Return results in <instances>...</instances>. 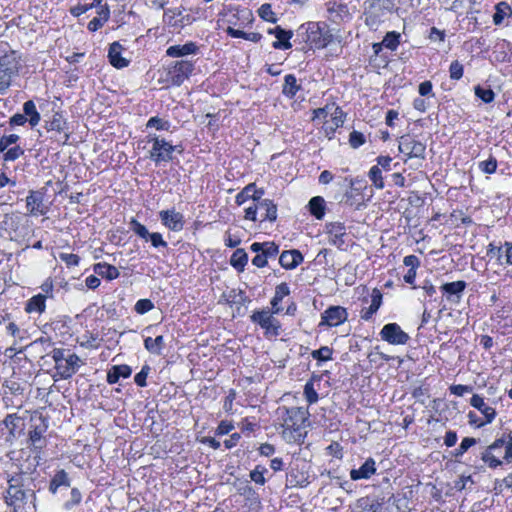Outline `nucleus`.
Masks as SVG:
<instances>
[{"instance_id": "nucleus-48", "label": "nucleus", "mask_w": 512, "mask_h": 512, "mask_svg": "<svg viewBox=\"0 0 512 512\" xmlns=\"http://www.w3.org/2000/svg\"><path fill=\"white\" fill-rule=\"evenodd\" d=\"M304 396L309 404H314L318 401V393L316 392L312 381H308L305 384Z\"/></svg>"}, {"instance_id": "nucleus-1", "label": "nucleus", "mask_w": 512, "mask_h": 512, "mask_svg": "<svg viewBox=\"0 0 512 512\" xmlns=\"http://www.w3.org/2000/svg\"><path fill=\"white\" fill-rule=\"evenodd\" d=\"M308 415V410L303 407L285 408L282 434L287 441H297L302 436L300 430L306 426Z\"/></svg>"}, {"instance_id": "nucleus-52", "label": "nucleus", "mask_w": 512, "mask_h": 512, "mask_svg": "<svg viewBox=\"0 0 512 512\" xmlns=\"http://www.w3.org/2000/svg\"><path fill=\"white\" fill-rule=\"evenodd\" d=\"M14 75L5 72L4 69H0V95H4L11 85L12 78Z\"/></svg>"}, {"instance_id": "nucleus-17", "label": "nucleus", "mask_w": 512, "mask_h": 512, "mask_svg": "<svg viewBox=\"0 0 512 512\" xmlns=\"http://www.w3.org/2000/svg\"><path fill=\"white\" fill-rule=\"evenodd\" d=\"M268 33L273 34L277 38V41H274L272 44L273 48L286 50L292 47V44L290 43V39L293 36L292 31H287L282 27L277 26L273 29H269Z\"/></svg>"}, {"instance_id": "nucleus-51", "label": "nucleus", "mask_w": 512, "mask_h": 512, "mask_svg": "<svg viewBox=\"0 0 512 512\" xmlns=\"http://www.w3.org/2000/svg\"><path fill=\"white\" fill-rule=\"evenodd\" d=\"M258 14L265 21L272 23L277 21V18L274 17V12L271 9V5L268 3L261 5V7L258 9Z\"/></svg>"}, {"instance_id": "nucleus-41", "label": "nucleus", "mask_w": 512, "mask_h": 512, "mask_svg": "<svg viewBox=\"0 0 512 512\" xmlns=\"http://www.w3.org/2000/svg\"><path fill=\"white\" fill-rule=\"evenodd\" d=\"M332 354L333 349L328 346H322L321 348L311 352L312 358L321 362L332 360Z\"/></svg>"}, {"instance_id": "nucleus-44", "label": "nucleus", "mask_w": 512, "mask_h": 512, "mask_svg": "<svg viewBox=\"0 0 512 512\" xmlns=\"http://www.w3.org/2000/svg\"><path fill=\"white\" fill-rule=\"evenodd\" d=\"M254 190V183L245 186L235 197L237 205H243L246 201L251 199V192Z\"/></svg>"}, {"instance_id": "nucleus-34", "label": "nucleus", "mask_w": 512, "mask_h": 512, "mask_svg": "<svg viewBox=\"0 0 512 512\" xmlns=\"http://www.w3.org/2000/svg\"><path fill=\"white\" fill-rule=\"evenodd\" d=\"M248 262V255L244 249H236L231 256L230 264L238 271H243Z\"/></svg>"}, {"instance_id": "nucleus-30", "label": "nucleus", "mask_w": 512, "mask_h": 512, "mask_svg": "<svg viewBox=\"0 0 512 512\" xmlns=\"http://www.w3.org/2000/svg\"><path fill=\"white\" fill-rule=\"evenodd\" d=\"M164 346L165 341L162 335L157 336L156 338L146 337L144 339V347L152 354L160 355Z\"/></svg>"}, {"instance_id": "nucleus-56", "label": "nucleus", "mask_w": 512, "mask_h": 512, "mask_svg": "<svg viewBox=\"0 0 512 512\" xmlns=\"http://www.w3.org/2000/svg\"><path fill=\"white\" fill-rule=\"evenodd\" d=\"M82 494L77 488H72L70 499L65 502L64 507L70 510L73 506L78 505L81 502Z\"/></svg>"}, {"instance_id": "nucleus-20", "label": "nucleus", "mask_w": 512, "mask_h": 512, "mask_svg": "<svg viewBox=\"0 0 512 512\" xmlns=\"http://www.w3.org/2000/svg\"><path fill=\"white\" fill-rule=\"evenodd\" d=\"M123 47L119 42H113L108 51V58L110 61V64L114 66L115 68L121 69L124 67H127L129 64V61L121 56Z\"/></svg>"}, {"instance_id": "nucleus-38", "label": "nucleus", "mask_w": 512, "mask_h": 512, "mask_svg": "<svg viewBox=\"0 0 512 512\" xmlns=\"http://www.w3.org/2000/svg\"><path fill=\"white\" fill-rule=\"evenodd\" d=\"M510 6L506 2H500L495 7V13L493 15V22L495 25L502 24L505 16L507 15L508 11H510Z\"/></svg>"}, {"instance_id": "nucleus-47", "label": "nucleus", "mask_w": 512, "mask_h": 512, "mask_svg": "<svg viewBox=\"0 0 512 512\" xmlns=\"http://www.w3.org/2000/svg\"><path fill=\"white\" fill-rule=\"evenodd\" d=\"M477 439L472 437H465L460 443L459 447L455 449L454 456L461 457L470 447L477 443Z\"/></svg>"}, {"instance_id": "nucleus-12", "label": "nucleus", "mask_w": 512, "mask_h": 512, "mask_svg": "<svg viewBox=\"0 0 512 512\" xmlns=\"http://www.w3.org/2000/svg\"><path fill=\"white\" fill-rule=\"evenodd\" d=\"M329 243L339 249H343L346 245L344 237L346 236V227L341 222H332L326 225Z\"/></svg>"}, {"instance_id": "nucleus-63", "label": "nucleus", "mask_w": 512, "mask_h": 512, "mask_svg": "<svg viewBox=\"0 0 512 512\" xmlns=\"http://www.w3.org/2000/svg\"><path fill=\"white\" fill-rule=\"evenodd\" d=\"M51 357L55 362V366H58L67 359V356L65 355V350L61 348L53 349L51 352Z\"/></svg>"}, {"instance_id": "nucleus-9", "label": "nucleus", "mask_w": 512, "mask_h": 512, "mask_svg": "<svg viewBox=\"0 0 512 512\" xmlns=\"http://www.w3.org/2000/svg\"><path fill=\"white\" fill-rule=\"evenodd\" d=\"M348 318L347 310L342 306H331L327 308L321 315L320 325L329 327L339 326Z\"/></svg>"}, {"instance_id": "nucleus-40", "label": "nucleus", "mask_w": 512, "mask_h": 512, "mask_svg": "<svg viewBox=\"0 0 512 512\" xmlns=\"http://www.w3.org/2000/svg\"><path fill=\"white\" fill-rule=\"evenodd\" d=\"M497 159L490 155L487 160L480 161L478 163V168L481 172L485 174H493L496 172L497 169Z\"/></svg>"}, {"instance_id": "nucleus-53", "label": "nucleus", "mask_w": 512, "mask_h": 512, "mask_svg": "<svg viewBox=\"0 0 512 512\" xmlns=\"http://www.w3.org/2000/svg\"><path fill=\"white\" fill-rule=\"evenodd\" d=\"M365 143V136L359 131H352L349 135V144L352 148L357 149Z\"/></svg>"}, {"instance_id": "nucleus-24", "label": "nucleus", "mask_w": 512, "mask_h": 512, "mask_svg": "<svg viewBox=\"0 0 512 512\" xmlns=\"http://www.w3.org/2000/svg\"><path fill=\"white\" fill-rule=\"evenodd\" d=\"M132 369L128 365H114L107 373V382L109 384H115L122 378H129L131 376Z\"/></svg>"}, {"instance_id": "nucleus-35", "label": "nucleus", "mask_w": 512, "mask_h": 512, "mask_svg": "<svg viewBox=\"0 0 512 512\" xmlns=\"http://www.w3.org/2000/svg\"><path fill=\"white\" fill-rule=\"evenodd\" d=\"M182 16V10L179 8L167 9L163 15V22L171 27H181L182 21L178 17Z\"/></svg>"}, {"instance_id": "nucleus-14", "label": "nucleus", "mask_w": 512, "mask_h": 512, "mask_svg": "<svg viewBox=\"0 0 512 512\" xmlns=\"http://www.w3.org/2000/svg\"><path fill=\"white\" fill-rule=\"evenodd\" d=\"M26 207L33 216L45 215L48 211L43 202V194L39 191H30L26 197Z\"/></svg>"}, {"instance_id": "nucleus-8", "label": "nucleus", "mask_w": 512, "mask_h": 512, "mask_svg": "<svg viewBox=\"0 0 512 512\" xmlns=\"http://www.w3.org/2000/svg\"><path fill=\"white\" fill-rule=\"evenodd\" d=\"M470 405L483 415L484 420L478 424V428L490 424L495 420L497 415L495 408L490 406L481 395L473 394L470 399Z\"/></svg>"}, {"instance_id": "nucleus-58", "label": "nucleus", "mask_w": 512, "mask_h": 512, "mask_svg": "<svg viewBox=\"0 0 512 512\" xmlns=\"http://www.w3.org/2000/svg\"><path fill=\"white\" fill-rule=\"evenodd\" d=\"M150 371V367L148 365H144L140 372H138L135 377L134 381L135 383L140 387H145L147 385L146 379L148 376V373Z\"/></svg>"}, {"instance_id": "nucleus-18", "label": "nucleus", "mask_w": 512, "mask_h": 512, "mask_svg": "<svg viewBox=\"0 0 512 512\" xmlns=\"http://www.w3.org/2000/svg\"><path fill=\"white\" fill-rule=\"evenodd\" d=\"M303 260L301 252L295 249L283 251L279 257L280 265L287 270L296 268Z\"/></svg>"}, {"instance_id": "nucleus-49", "label": "nucleus", "mask_w": 512, "mask_h": 512, "mask_svg": "<svg viewBox=\"0 0 512 512\" xmlns=\"http://www.w3.org/2000/svg\"><path fill=\"white\" fill-rule=\"evenodd\" d=\"M464 72L463 65L458 61L454 60L449 67V76L452 80H459L462 78Z\"/></svg>"}, {"instance_id": "nucleus-64", "label": "nucleus", "mask_w": 512, "mask_h": 512, "mask_svg": "<svg viewBox=\"0 0 512 512\" xmlns=\"http://www.w3.org/2000/svg\"><path fill=\"white\" fill-rule=\"evenodd\" d=\"M503 256L505 258V264L512 265V242H504Z\"/></svg>"}, {"instance_id": "nucleus-15", "label": "nucleus", "mask_w": 512, "mask_h": 512, "mask_svg": "<svg viewBox=\"0 0 512 512\" xmlns=\"http://www.w3.org/2000/svg\"><path fill=\"white\" fill-rule=\"evenodd\" d=\"M13 480H10L9 488L7 489V495L5 497L7 505L14 508L16 511L18 508L22 507L25 503L26 494L25 491L17 484L12 483Z\"/></svg>"}, {"instance_id": "nucleus-28", "label": "nucleus", "mask_w": 512, "mask_h": 512, "mask_svg": "<svg viewBox=\"0 0 512 512\" xmlns=\"http://www.w3.org/2000/svg\"><path fill=\"white\" fill-rule=\"evenodd\" d=\"M309 211L318 220L325 215V200L321 196L312 197L309 201Z\"/></svg>"}, {"instance_id": "nucleus-42", "label": "nucleus", "mask_w": 512, "mask_h": 512, "mask_svg": "<svg viewBox=\"0 0 512 512\" xmlns=\"http://www.w3.org/2000/svg\"><path fill=\"white\" fill-rule=\"evenodd\" d=\"M130 229L137 235L139 236L140 238L148 241V237L149 235L151 234L148 229L143 225L141 224L140 222H138L136 219L132 218L130 223Z\"/></svg>"}, {"instance_id": "nucleus-59", "label": "nucleus", "mask_w": 512, "mask_h": 512, "mask_svg": "<svg viewBox=\"0 0 512 512\" xmlns=\"http://www.w3.org/2000/svg\"><path fill=\"white\" fill-rule=\"evenodd\" d=\"M148 241L151 242V245L155 248L163 247L167 248L168 244L163 239L162 235L158 232H153L149 235Z\"/></svg>"}, {"instance_id": "nucleus-5", "label": "nucleus", "mask_w": 512, "mask_h": 512, "mask_svg": "<svg viewBox=\"0 0 512 512\" xmlns=\"http://www.w3.org/2000/svg\"><path fill=\"white\" fill-rule=\"evenodd\" d=\"M45 128L48 132H55L60 137L56 140L61 144H67L70 133L68 131V123L61 113L55 112L50 119L45 121Z\"/></svg>"}, {"instance_id": "nucleus-36", "label": "nucleus", "mask_w": 512, "mask_h": 512, "mask_svg": "<svg viewBox=\"0 0 512 512\" xmlns=\"http://www.w3.org/2000/svg\"><path fill=\"white\" fill-rule=\"evenodd\" d=\"M46 431V426H35L29 432V440L35 449H41L44 446V442L42 440L43 434Z\"/></svg>"}, {"instance_id": "nucleus-23", "label": "nucleus", "mask_w": 512, "mask_h": 512, "mask_svg": "<svg viewBox=\"0 0 512 512\" xmlns=\"http://www.w3.org/2000/svg\"><path fill=\"white\" fill-rule=\"evenodd\" d=\"M199 48L194 42H187L184 45H173L168 47L166 54L170 57H183L190 54H196Z\"/></svg>"}, {"instance_id": "nucleus-6", "label": "nucleus", "mask_w": 512, "mask_h": 512, "mask_svg": "<svg viewBox=\"0 0 512 512\" xmlns=\"http://www.w3.org/2000/svg\"><path fill=\"white\" fill-rule=\"evenodd\" d=\"M193 70L194 63L192 61L179 60L173 62L168 71L171 83L175 86H180L189 78Z\"/></svg>"}, {"instance_id": "nucleus-7", "label": "nucleus", "mask_w": 512, "mask_h": 512, "mask_svg": "<svg viewBox=\"0 0 512 512\" xmlns=\"http://www.w3.org/2000/svg\"><path fill=\"white\" fill-rule=\"evenodd\" d=\"M381 339L392 345H405L410 337L397 323H388L380 331Z\"/></svg>"}, {"instance_id": "nucleus-26", "label": "nucleus", "mask_w": 512, "mask_h": 512, "mask_svg": "<svg viewBox=\"0 0 512 512\" xmlns=\"http://www.w3.org/2000/svg\"><path fill=\"white\" fill-rule=\"evenodd\" d=\"M309 35L308 40L317 48H323L327 45L328 41L322 37L319 27L315 23H310L307 29Z\"/></svg>"}, {"instance_id": "nucleus-46", "label": "nucleus", "mask_w": 512, "mask_h": 512, "mask_svg": "<svg viewBox=\"0 0 512 512\" xmlns=\"http://www.w3.org/2000/svg\"><path fill=\"white\" fill-rule=\"evenodd\" d=\"M147 128H155L157 130L167 131L170 128V123L159 117H151L146 124Z\"/></svg>"}, {"instance_id": "nucleus-2", "label": "nucleus", "mask_w": 512, "mask_h": 512, "mask_svg": "<svg viewBox=\"0 0 512 512\" xmlns=\"http://www.w3.org/2000/svg\"><path fill=\"white\" fill-rule=\"evenodd\" d=\"M147 139L148 143L152 144L149 151V158L153 162L158 164L161 162H169L173 159V152L176 150V146L155 134H149Z\"/></svg>"}, {"instance_id": "nucleus-54", "label": "nucleus", "mask_w": 512, "mask_h": 512, "mask_svg": "<svg viewBox=\"0 0 512 512\" xmlns=\"http://www.w3.org/2000/svg\"><path fill=\"white\" fill-rule=\"evenodd\" d=\"M154 308V304L150 299H140L135 304V311L138 314H145Z\"/></svg>"}, {"instance_id": "nucleus-50", "label": "nucleus", "mask_w": 512, "mask_h": 512, "mask_svg": "<svg viewBox=\"0 0 512 512\" xmlns=\"http://www.w3.org/2000/svg\"><path fill=\"white\" fill-rule=\"evenodd\" d=\"M290 294L289 286L286 282H282L278 284L275 288V294L273 296V300H275V303H280L284 297L288 296Z\"/></svg>"}, {"instance_id": "nucleus-55", "label": "nucleus", "mask_w": 512, "mask_h": 512, "mask_svg": "<svg viewBox=\"0 0 512 512\" xmlns=\"http://www.w3.org/2000/svg\"><path fill=\"white\" fill-rule=\"evenodd\" d=\"M59 258L67 267L78 266L80 262V257L73 253H60Z\"/></svg>"}, {"instance_id": "nucleus-45", "label": "nucleus", "mask_w": 512, "mask_h": 512, "mask_svg": "<svg viewBox=\"0 0 512 512\" xmlns=\"http://www.w3.org/2000/svg\"><path fill=\"white\" fill-rule=\"evenodd\" d=\"M267 472V469L265 467H262L260 465H257L251 472H250V478L252 481H254L256 484L264 485L266 480L264 477V474Z\"/></svg>"}, {"instance_id": "nucleus-19", "label": "nucleus", "mask_w": 512, "mask_h": 512, "mask_svg": "<svg viewBox=\"0 0 512 512\" xmlns=\"http://www.w3.org/2000/svg\"><path fill=\"white\" fill-rule=\"evenodd\" d=\"M465 288L466 282L462 280L445 283L441 286V290L447 295V299L452 302H459Z\"/></svg>"}, {"instance_id": "nucleus-62", "label": "nucleus", "mask_w": 512, "mask_h": 512, "mask_svg": "<svg viewBox=\"0 0 512 512\" xmlns=\"http://www.w3.org/2000/svg\"><path fill=\"white\" fill-rule=\"evenodd\" d=\"M449 390H450L451 394L456 395L458 397H461L465 393L471 392L472 391V387L471 386H467V385L458 384V385L450 386Z\"/></svg>"}, {"instance_id": "nucleus-22", "label": "nucleus", "mask_w": 512, "mask_h": 512, "mask_svg": "<svg viewBox=\"0 0 512 512\" xmlns=\"http://www.w3.org/2000/svg\"><path fill=\"white\" fill-rule=\"evenodd\" d=\"M382 304V293L378 289H373L371 295V304L367 308H363L361 310V318L365 321H368L372 318V316L378 311Z\"/></svg>"}, {"instance_id": "nucleus-3", "label": "nucleus", "mask_w": 512, "mask_h": 512, "mask_svg": "<svg viewBox=\"0 0 512 512\" xmlns=\"http://www.w3.org/2000/svg\"><path fill=\"white\" fill-rule=\"evenodd\" d=\"M398 149L405 156L404 162L413 158L420 160L425 158L426 145L409 134L403 135L399 138Z\"/></svg>"}, {"instance_id": "nucleus-29", "label": "nucleus", "mask_w": 512, "mask_h": 512, "mask_svg": "<svg viewBox=\"0 0 512 512\" xmlns=\"http://www.w3.org/2000/svg\"><path fill=\"white\" fill-rule=\"evenodd\" d=\"M46 297L42 294L33 296L28 300L25 310L28 313L37 312L43 313L46 308Z\"/></svg>"}, {"instance_id": "nucleus-27", "label": "nucleus", "mask_w": 512, "mask_h": 512, "mask_svg": "<svg viewBox=\"0 0 512 512\" xmlns=\"http://www.w3.org/2000/svg\"><path fill=\"white\" fill-rule=\"evenodd\" d=\"M259 210H264L265 213L262 215L261 221L268 220L274 222L277 219V206L270 199H264L259 202Z\"/></svg>"}, {"instance_id": "nucleus-4", "label": "nucleus", "mask_w": 512, "mask_h": 512, "mask_svg": "<svg viewBox=\"0 0 512 512\" xmlns=\"http://www.w3.org/2000/svg\"><path fill=\"white\" fill-rule=\"evenodd\" d=\"M253 323L258 324L265 330L266 335L278 336L280 334L281 325L275 319L268 309L256 310L250 316Z\"/></svg>"}, {"instance_id": "nucleus-61", "label": "nucleus", "mask_w": 512, "mask_h": 512, "mask_svg": "<svg viewBox=\"0 0 512 512\" xmlns=\"http://www.w3.org/2000/svg\"><path fill=\"white\" fill-rule=\"evenodd\" d=\"M19 139V136L16 134H11L8 136H3L0 139V151L4 152L10 145L16 143Z\"/></svg>"}, {"instance_id": "nucleus-13", "label": "nucleus", "mask_w": 512, "mask_h": 512, "mask_svg": "<svg viewBox=\"0 0 512 512\" xmlns=\"http://www.w3.org/2000/svg\"><path fill=\"white\" fill-rule=\"evenodd\" d=\"M505 445L503 438L495 440L487 449L482 453L481 459L490 467L497 468L502 464L498 457V450L502 449Z\"/></svg>"}, {"instance_id": "nucleus-60", "label": "nucleus", "mask_w": 512, "mask_h": 512, "mask_svg": "<svg viewBox=\"0 0 512 512\" xmlns=\"http://www.w3.org/2000/svg\"><path fill=\"white\" fill-rule=\"evenodd\" d=\"M279 252V247L274 242H264L263 254L269 258H275Z\"/></svg>"}, {"instance_id": "nucleus-16", "label": "nucleus", "mask_w": 512, "mask_h": 512, "mask_svg": "<svg viewBox=\"0 0 512 512\" xmlns=\"http://www.w3.org/2000/svg\"><path fill=\"white\" fill-rule=\"evenodd\" d=\"M21 68L20 56L16 51H9L0 57V69L17 76Z\"/></svg>"}, {"instance_id": "nucleus-11", "label": "nucleus", "mask_w": 512, "mask_h": 512, "mask_svg": "<svg viewBox=\"0 0 512 512\" xmlns=\"http://www.w3.org/2000/svg\"><path fill=\"white\" fill-rule=\"evenodd\" d=\"M162 224L171 231H180L184 227V217L175 209L162 210L159 212Z\"/></svg>"}, {"instance_id": "nucleus-39", "label": "nucleus", "mask_w": 512, "mask_h": 512, "mask_svg": "<svg viewBox=\"0 0 512 512\" xmlns=\"http://www.w3.org/2000/svg\"><path fill=\"white\" fill-rule=\"evenodd\" d=\"M475 95L480 98L484 103H491L495 99V93L490 88H484L480 85L474 87Z\"/></svg>"}, {"instance_id": "nucleus-33", "label": "nucleus", "mask_w": 512, "mask_h": 512, "mask_svg": "<svg viewBox=\"0 0 512 512\" xmlns=\"http://www.w3.org/2000/svg\"><path fill=\"white\" fill-rule=\"evenodd\" d=\"M23 111H24L25 117H27V116L29 117L27 119L29 121V124L32 127H35L36 125L39 124L41 117L36 109L35 103L32 100H28L24 103Z\"/></svg>"}, {"instance_id": "nucleus-37", "label": "nucleus", "mask_w": 512, "mask_h": 512, "mask_svg": "<svg viewBox=\"0 0 512 512\" xmlns=\"http://www.w3.org/2000/svg\"><path fill=\"white\" fill-rule=\"evenodd\" d=\"M368 177L377 189L384 188L385 185L382 177L381 168H379L378 166H372L369 170Z\"/></svg>"}, {"instance_id": "nucleus-57", "label": "nucleus", "mask_w": 512, "mask_h": 512, "mask_svg": "<svg viewBox=\"0 0 512 512\" xmlns=\"http://www.w3.org/2000/svg\"><path fill=\"white\" fill-rule=\"evenodd\" d=\"M23 154H24V150L21 147L14 146V147L8 149L4 153L3 158L5 161H14V160L18 159Z\"/></svg>"}, {"instance_id": "nucleus-43", "label": "nucleus", "mask_w": 512, "mask_h": 512, "mask_svg": "<svg viewBox=\"0 0 512 512\" xmlns=\"http://www.w3.org/2000/svg\"><path fill=\"white\" fill-rule=\"evenodd\" d=\"M400 34L392 31L388 32L382 41V45L390 50H396L399 45Z\"/></svg>"}, {"instance_id": "nucleus-25", "label": "nucleus", "mask_w": 512, "mask_h": 512, "mask_svg": "<svg viewBox=\"0 0 512 512\" xmlns=\"http://www.w3.org/2000/svg\"><path fill=\"white\" fill-rule=\"evenodd\" d=\"M93 270L97 275L107 280H114L120 275L119 270L115 266L105 262L95 264Z\"/></svg>"}, {"instance_id": "nucleus-21", "label": "nucleus", "mask_w": 512, "mask_h": 512, "mask_svg": "<svg viewBox=\"0 0 512 512\" xmlns=\"http://www.w3.org/2000/svg\"><path fill=\"white\" fill-rule=\"evenodd\" d=\"M375 473V461L373 458H368L360 468L350 471V477L352 480L357 481L360 479H369Z\"/></svg>"}, {"instance_id": "nucleus-32", "label": "nucleus", "mask_w": 512, "mask_h": 512, "mask_svg": "<svg viewBox=\"0 0 512 512\" xmlns=\"http://www.w3.org/2000/svg\"><path fill=\"white\" fill-rule=\"evenodd\" d=\"M69 487L70 486V480L68 477V474L64 470H59L54 477L52 478L49 490L51 493L55 494L59 487Z\"/></svg>"}, {"instance_id": "nucleus-10", "label": "nucleus", "mask_w": 512, "mask_h": 512, "mask_svg": "<svg viewBox=\"0 0 512 512\" xmlns=\"http://www.w3.org/2000/svg\"><path fill=\"white\" fill-rule=\"evenodd\" d=\"M82 361L75 353L68 354L67 359L58 366H55L56 375L60 379L67 380L71 378L81 366Z\"/></svg>"}, {"instance_id": "nucleus-31", "label": "nucleus", "mask_w": 512, "mask_h": 512, "mask_svg": "<svg viewBox=\"0 0 512 512\" xmlns=\"http://www.w3.org/2000/svg\"><path fill=\"white\" fill-rule=\"evenodd\" d=\"M300 90V85L297 84V79L293 74H288L284 78V85L282 93L288 97L293 98Z\"/></svg>"}]
</instances>
